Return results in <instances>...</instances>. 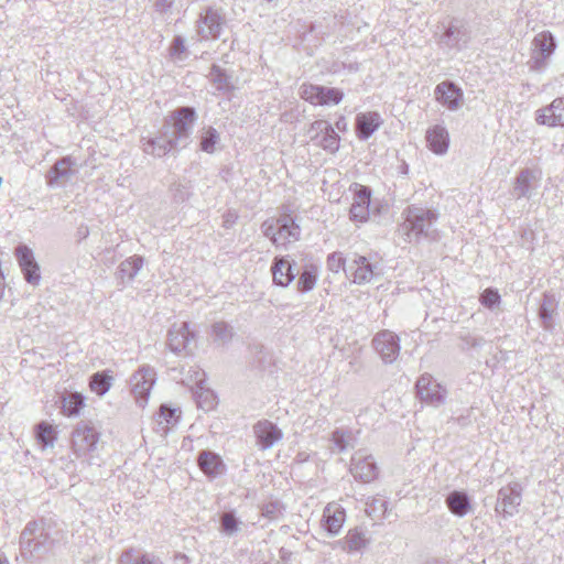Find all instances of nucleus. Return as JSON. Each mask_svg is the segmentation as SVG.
<instances>
[{
	"mask_svg": "<svg viewBox=\"0 0 564 564\" xmlns=\"http://www.w3.org/2000/svg\"><path fill=\"white\" fill-rule=\"evenodd\" d=\"M197 116L192 107H180L164 119L158 137L142 139L144 153L162 158L184 149L191 139Z\"/></svg>",
	"mask_w": 564,
	"mask_h": 564,
	"instance_id": "f257e3e1",
	"label": "nucleus"
},
{
	"mask_svg": "<svg viewBox=\"0 0 564 564\" xmlns=\"http://www.w3.org/2000/svg\"><path fill=\"white\" fill-rule=\"evenodd\" d=\"M63 536L61 530L45 521L29 522L20 536L22 554L29 560L37 558L52 550Z\"/></svg>",
	"mask_w": 564,
	"mask_h": 564,
	"instance_id": "f03ea898",
	"label": "nucleus"
},
{
	"mask_svg": "<svg viewBox=\"0 0 564 564\" xmlns=\"http://www.w3.org/2000/svg\"><path fill=\"white\" fill-rule=\"evenodd\" d=\"M404 215L405 219L401 228L409 241L421 237L434 238V224L437 219L434 210L413 205L405 209Z\"/></svg>",
	"mask_w": 564,
	"mask_h": 564,
	"instance_id": "7ed1b4c3",
	"label": "nucleus"
},
{
	"mask_svg": "<svg viewBox=\"0 0 564 564\" xmlns=\"http://www.w3.org/2000/svg\"><path fill=\"white\" fill-rule=\"evenodd\" d=\"M156 382V372L149 365L141 366L130 378L131 392L139 406L144 408Z\"/></svg>",
	"mask_w": 564,
	"mask_h": 564,
	"instance_id": "20e7f679",
	"label": "nucleus"
},
{
	"mask_svg": "<svg viewBox=\"0 0 564 564\" xmlns=\"http://www.w3.org/2000/svg\"><path fill=\"white\" fill-rule=\"evenodd\" d=\"M533 52L529 61L530 69L540 72L545 68L547 59L554 53L556 43L551 32L544 31L533 39Z\"/></svg>",
	"mask_w": 564,
	"mask_h": 564,
	"instance_id": "39448f33",
	"label": "nucleus"
},
{
	"mask_svg": "<svg viewBox=\"0 0 564 564\" xmlns=\"http://www.w3.org/2000/svg\"><path fill=\"white\" fill-rule=\"evenodd\" d=\"M521 501L522 486L518 481H513L499 489L495 510L503 518L513 517L518 513Z\"/></svg>",
	"mask_w": 564,
	"mask_h": 564,
	"instance_id": "423d86ee",
	"label": "nucleus"
},
{
	"mask_svg": "<svg viewBox=\"0 0 564 564\" xmlns=\"http://www.w3.org/2000/svg\"><path fill=\"white\" fill-rule=\"evenodd\" d=\"M99 440L97 430L87 422H79L72 434V448L77 457L96 449Z\"/></svg>",
	"mask_w": 564,
	"mask_h": 564,
	"instance_id": "0eeeda50",
	"label": "nucleus"
},
{
	"mask_svg": "<svg viewBox=\"0 0 564 564\" xmlns=\"http://www.w3.org/2000/svg\"><path fill=\"white\" fill-rule=\"evenodd\" d=\"M416 393L420 400L431 406L444 404L447 391L431 375L424 373L416 381Z\"/></svg>",
	"mask_w": 564,
	"mask_h": 564,
	"instance_id": "6e6552de",
	"label": "nucleus"
},
{
	"mask_svg": "<svg viewBox=\"0 0 564 564\" xmlns=\"http://www.w3.org/2000/svg\"><path fill=\"white\" fill-rule=\"evenodd\" d=\"M300 96L313 105H338L344 94L338 88H329L312 84H303L300 87Z\"/></svg>",
	"mask_w": 564,
	"mask_h": 564,
	"instance_id": "1a4fd4ad",
	"label": "nucleus"
},
{
	"mask_svg": "<svg viewBox=\"0 0 564 564\" xmlns=\"http://www.w3.org/2000/svg\"><path fill=\"white\" fill-rule=\"evenodd\" d=\"M197 33L202 40L218 39L226 25L225 15L217 9L208 8L197 20Z\"/></svg>",
	"mask_w": 564,
	"mask_h": 564,
	"instance_id": "9d476101",
	"label": "nucleus"
},
{
	"mask_svg": "<svg viewBox=\"0 0 564 564\" xmlns=\"http://www.w3.org/2000/svg\"><path fill=\"white\" fill-rule=\"evenodd\" d=\"M470 41V31L465 23L453 19L440 37V44L448 50L460 51L467 47Z\"/></svg>",
	"mask_w": 564,
	"mask_h": 564,
	"instance_id": "9b49d317",
	"label": "nucleus"
},
{
	"mask_svg": "<svg viewBox=\"0 0 564 564\" xmlns=\"http://www.w3.org/2000/svg\"><path fill=\"white\" fill-rule=\"evenodd\" d=\"M307 133L312 141L317 140V145L329 153H335L339 148V135L335 132L332 124L325 120L314 121Z\"/></svg>",
	"mask_w": 564,
	"mask_h": 564,
	"instance_id": "f8f14e48",
	"label": "nucleus"
},
{
	"mask_svg": "<svg viewBox=\"0 0 564 564\" xmlns=\"http://www.w3.org/2000/svg\"><path fill=\"white\" fill-rule=\"evenodd\" d=\"M372 346L384 364H392L400 354V339L398 335L388 329L379 332L373 337Z\"/></svg>",
	"mask_w": 564,
	"mask_h": 564,
	"instance_id": "ddd939ff",
	"label": "nucleus"
},
{
	"mask_svg": "<svg viewBox=\"0 0 564 564\" xmlns=\"http://www.w3.org/2000/svg\"><path fill=\"white\" fill-rule=\"evenodd\" d=\"M349 271L354 276V282L357 284L368 283L380 274L378 261H372L370 258L359 254H355L349 265Z\"/></svg>",
	"mask_w": 564,
	"mask_h": 564,
	"instance_id": "4468645a",
	"label": "nucleus"
},
{
	"mask_svg": "<svg viewBox=\"0 0 564 564\" xmlns=\"http://www.w3.org/2000/svg\"><path fill=\"white\" fill-rule=\"evenodd\" d=\"M15 257L26 282L37 285L41 280V274L33 251L28 246L20 245L15 249Z\"/></svg>",
	"mask_w": 564,
	"mask_h": 564,
	"instance_id": "2eb2a0df",
	"label": "nucleus"
},
{
	"mask_svg": "<svg viewBox=\"0 0 564 564\" xmlns=\"http://www.w3.org/2000/svg\"><path fill=\"white\" fill-rule=\"evenodd\" d=\"M371 191L369 187L355 184L354 200L350 207V219L357 223H365L369 217Z\"/></svg>",
	"mask_w": 564,
	"mask_h": 564,
	"instance_id": "dca6fc26",
	"label": "nucleus"
},
{
	"mask_svg": "<svg viewBox=\"0 0 564 564\" xmlns=\"http://www.w3.org/2000/svg\"><path fill=\"white\" fill-rule=\"evenodd\" d=\"M535 121L547 127H564V97L555 98L551 105L536 110Z\"/></svg>",
	"mask_w": 564,
	"mask_h": 564,
	"instance_id": "f3484780",
	"label": "nucleus"
},
{
	"mask_svg": "<svg viewBox=\"0 0 564 564\" xmlns=\"http://www.w3.org/2000/svg\"><path fill=\"white\" fill-rule=\"evenodd\" d=\"M350 473L355 479L370 482L377 478L378 469L372 456L357 453L351 458Z\"/></svg>",
	"mask_w": 564,
	"mask_h": 564,
	"instance_id": "a211bd4d",
	"label": "nucleus"
},
{
	"mask_svg": "<svg viewBox=\"0 0 564 564\" xmlns=\"http://www.w3.org/2000/svg\"><path fill=\"white\" fill-rule=\"evenodd\" d=\"M436 100L447 109L457 110L463 101V91L453 82L440 83L434 90Z\"/></svg>",
	"mask_w": 564,
	"mask_h": 564,
	"instance_id": "6ab92c4d",
	"label": "nucleus"
},
{
	"mask_svg": "<svg viewBox=\"0 0 564 564\" xmlns=\"http://www.w3.org/2000/svg\"><path fill=\"white\" fill-rule=\"evenodd\" d=\"M346 520L345 509L336 502H329L323 511L322 527L332 536L337 535Z\"/></svg>",
	"mask_w": 564,
	"mask_h": 564,
	"instance_id": "aec40b11",
	"label": "nucleus"
},
{
	"mask_svg": "<svg viewBox=\"0 0 564 564\" xmlns=\"http://www.w3.org/2000/svg\"><path fill=\"white\" fill-rule=\"evenodd\" d=\"M193 340H195V333L189 329V325L186 322L173 325L169 330L167 345L174 352L186 350Z\"/></svg>",
	"mask_w": 564,
	"mask_h": 564,
	"instance_id": "412c9836",
	"label": "nucleus"
},
{
	"mask_svg": "<svg viewBox=\"0 0 564 564\" xmlns=\"http://www.w3.org/2000/svg\"><path fill=\"white\" fill-rule=\"evenodd\" d=\"M278 226V243L279 246H286L289 243L295 242L300 239L301 228L295 223V219L288 214L280 215L276 218Z\"/></svg>",
	"mask_w": 564,
	"mask_h": 564,
	"instance_id": "4be33fe9",
	"label": "nucleus"
},
{
	"mask_svg": "<svg viewBox=\"0 0 564 564\" xmlns=\"http://www.w3.org/2000/svg\"><path fill=\"white\" fill-rule=\"evenodd\" d=\"M258 444L262 449H268L282 438V431L268 420L259 421L253 426Z\"/></svg>",
	"mask_w": 564,
	"mask_h": 564,
	"instance_id": "5701e85b",
	"label": "nucleus"
},
{
	"mask_svg": "<svg viewBox=\"0 0 564 564\" xmlns=\"http://www.w3.org/2000/svg\"><path fill=\"white\" fill-rule=\"evenodd\" d=\"M382 124V119L379 112L369 111L359 113L356 117V133L359 139H369Z\"/></svg>",
	"mask_w": 564,
	"mask_h": 564,
	"instance_id": "b1692460",
	"label": "nucleus"
},
{
	"mask_svg": "<svg viewBox=\"0 0 564 564\" xmlns=\"http://www.w3.org/2000/svg\"><path fill=\"white\" fill-rule=\"evenodd\" d=\"M558 302L553 294L544 293L542 302L538 310L541 326L546 332H553L555 328L554 317L557 315Z\"/></svg>",
	"mask_w": 564,
	"mask_h": 564,
	"instance_id": "393cba45",
	"label": "nucleus"
},
{
	"mask_svg": "<svg viewBox=\"0 0 564 564\" xmlns=\"http://www.w3.org/2000/svg\"><path fill=\"white\" fill-rule=\"evenodd\" d=\"M426 142L435 154H445L449 147V134L444 126L435 124L426 131Z\"/></svg>",
	"mask_w": 564,
	"mask_h": 564,
	"instance_id": "a878e982",
	"label": "nucleus"
},
{
	"mask_svg": "<svg viewBox=\"0 0 564 564\" xmlns=\"http://www.w3.org/2000/svg\"><path fill=\"white\" fill-rule=\"evenodd\" d=\"M73 165H75V162L70 156H65L56 161L46 174L47 184L54 186L68 181L74 174Z\"/></svg>",
	"mask_w": 564,
	"mask_h": 564,
	"instance_id": "bb28decb",
	"label": "nucleus"
},
{
	"mask_svg": "<svg viewBox=\"0 0 564 564\" xmlns=\"http://www.w3.org/2000/svg\"><path fill=\"white\" fill-rule=\"evenodd\" d=\"M271 272L273 282L280 286H288L297 275L291 262L283 257L274 258Z\"/></svg>",
	"mask_w": 564,
	"mask_h": 564,
	"instance_id": "cd10ccee",
	"label": "nucleus"
},
{
	"mask_svg": "<svg viewBox=\"0 0 564 564\" xmlns=\"http://www.w3.org/2000/svg\"><path fill=\"white\" fill-rule=\"evenodd\" d=\"M144 264L143 257L132 256L123 260L116 272L117 280L122 284L130 283L138 275Z\"/></svg>",
	"mask_w": 564,
	"mask_h": 564,
	"instance_id": "c85d7f7f",
	"label": "nucleus"
},
{
	"mask_svg": "<svg viewBox=\"0 0 564 564\" xmlns=\"http://www.w3.org/2000/svg\"><path fill=\"white\" fill-rule=\"evenodd\" d=\"M197 464L200 470L210 477L220 475L225 469L221 457L210 451L200 452L197 457Z\"/></svg>",
	"mask_w": 564,
	"mask_h": 564,
	"instance_id": "c756f323",
	"label": "nucleus"
},
{
	"mask_svg": "<svg viewBox=\"0 0 564 564\" xmlns=\"http://www.w3.org/2000/svg\"><path fill=\"white\" fill-rule=\"evenodd\" d=\"M448 510L456 517L463 518L471 510V501L465 491L454 490L445 500Z\"/></svg>",
	"mask_w": 564,
	"mask_h": 564,
	"instance_id": "7c9ffc66",
	"label": "nucleus"
},
{
	"mask_svg": "<svg viewBox=\"0 0 564 564\" xmlns=\"http://www.w3.org/2000/svg\"><path fill=\"white\" fill-rule=\"evenodd\" d=\"M119 564H163V562L154 554L130 547L121 553Z\"/></svg>",
	"mask_w": 564,
	"mask_h": 564,
	"instance_id": "2f4dec72",
	"label": "nucleus"
},
{
	"mask_svg": "<svg viewBox=\"0 0 564 564\" xmlns=\"http://www.w3.org/2000/svg\"><path fill=\"white\" fill-rule=\"evenodd\" d=\"M205 381V373L203 371H195V382L197 384V391L195 392L197 398L198 406L208 411L214 408L216 402L215 394L203 387Z\"/></svg>",
	"mask_w": 564,
	"mask_h": 564,
	"instance_id": "473e14b6",
	"label": "nucleus"
},
{
	"mask_svg": "<svg viewBox=\"0 0 564 564\" xmlns=\"http://www.w3.org/2000/svg\"><path fill=\"white\" fill-rule=\"evenodd\" d=\"M336 544L340 545L344 551L357 552L366 547L368 540L362 531L355 528L349 530L345 539L337 541Z\"/></svg>",
	"mask_w": 564,
	"mask_h": 564,
	"instance_id": "72a5a7b5",
	"label": "nucleus"
},
{
	"mask_svg": "<svg viewBox=\"0 0 564 564\" xmlns=\"http://www.w3.org/2000/svg\"><path fill=\"white\" fill-rule=\"evenodd\" d=\"M180 417L181 410L178 408H172L169 404H162L155 415V421L165 433L170 427L177 424Z\"/></svg>",
	"mask_w": 564,
	"mask_h": 564,
	"instance_id": "f704fd0d",
	"label": "nucleus"
},
{
	"mask_svg": "<svg viewBox=\"0 0 564 564\" xmlns=\"http://www.w3.org/2000/svg\"><path fill=\"white\" fill-rule=\"evenodd\" d=\"M535 178L533 171L524 169L519 172L513 185V195L517 198L529 197L531 183Z\"/></svg>",
	"mask_w": 564,
	"mask_h": 564,
	"instance_id": "c9c22d12",
	"label": "nucleus"
},
{
	"mask_svg": "<svg viewBox=\"0 0 564 564\" xmlns=\"http://www.w3.org/2000/svg\"><path fill=\"white\" fill-rule=\"evenodd\" d=\"M209 78L218 91L229 93L234 89V85L231 83V76L228 75L218 65H213L210 67Z\"/></svg>",
	"mask_w": 564,
	"mask_h": 564,
	"instance_id": "e433bc0d",
	"label": "nucleus"
},
{
	"mask_svg": "<svg viewBox=\"0 0 564 564\" xmlns=\"http://www.w3.org/2000/svg\"><path fill=\"white\" fill-rule=\"evenodd\" d=\"M210 335L215 343L225 346L231 341L235 333L231 325L227 322L219 321L212 325Z\"/></svg>",
	"mask_w": 564,
	"mask_h": 564,
	"instance_id": "4c0bfd02",
	"label": "nucleus"
},
{
	"mask_svg": "<svg viewBox=\"0 0 564 564\" xmlns=\"http://www.w3.org/2000/svg\"><path fill=\"white\" fill-rule=\"evenodd\" d=\"M318 275V268L315 264L305 265L297 281V289L301 292H308L314 289Z\"/></svg>",
	"mask_w": 564,
	"mask_h": 564,
	"instance_id": "58836bf2",
	"label": "nucleus"
},
{
	"mask_svg": "<svg viewBox=\"0 0 564 564\" xmlns=\"http://www.w3.org/2000/svg\"><path fill=\"white\" fill-rule=\"evenodd\" d=\"M84 406V398L82 394L74 392L63 398L62 410L65 415L74 416L79 414Z\"/></svg>",
	"mask_w": 564,
	"mask_h": 564,
	"instance_id": "ea45409f",
	"label": "nucleus"
},
{
	"mask_svg": "<svg viewBox=\"0 0 564 564\" xmlns=\"http://www.w3.org/2000/svg\"><path fill=\"white\" fill-rule=\"evenodd\" d=\"M36 441L43 447H52L56 440V433L54 427L47 422H41L35 427Z\"/></svg>",
	"mask_w": 564,
	"mask_h": 564,
	"instance_id": "a19ab883",
	"label": "nucleus"
},
{
	"mask_svg": "<svg viewBox=\"0 0 564 564\" xmlns=\"http://www.w3.org/2000/svg\"><path fill=\"white\" fill-rule=\"evenodd\" d=\"M240 524L234 511H227L220 516V531L228 536L235 535Z\"/></svg>",
	"mask_w": 564,
	"mask_h": 564,
	"instance_id": "79ce46f5",
	"label": "nucleus"
},
{
	"mask_svg": "<svg viewBox=\"0 0 564 564\" xmlns=\"http://www.w3.org/2000/svg\"><path fill=\"white\" fill-rule=\"evenodd\" d=\"M110 380L111 377L106 375L105 372H97L91 376L89 387L91 391H94L98 395H104L110 389Z\"/></svg>",
	"mask_w": 564,
	"mask_h": 564,
	"instance_id": "37998d69",
	"label": "nucleus"
},
{
	"mask_svg": "<svg viewBox=\"0 0 564 564\" xmlns=\"http://www.w3.org/2000/svg\"><path fill=\"white\" fill-rule=\"evenodd\" d=\"M219 141V133L215 128L209 127L202 135L200 149L204 152L213 153L215 145Z\"/></svg>",
	"mask_w": 564,
	"mask_h": 564,
	"instance_id": "c03bdc74",
	"label": "nucleus"
},
{
	"mask_svg": "<svg viewBox=\"0 0 564 564\" xmlns=\"http://www.w3.org/2000/svg\"><path fill=\"white\" fill-rule=\"evenodd\" d=\"M170 55L172 58L177 61H184L186 58V46L185 40L181 35H176L170 46Z\"/></svg>",
	"mask_w": 564,
	"mask_h": 564,
	"instance_id": "a18cd8bd",
	"label": "nucleus"
},
{
	"mask_svg": "<svg viewBox=\"0 0 564 564\" xmlns=\"http://www.w3.org/2000/svg\"><path fill=\"white\" fill-rule=\"evenodd\" d=\"M500 294L496 289L488 288L486 289L479 297V301L481 305L485 307L492 310L495 306H497L500 303Z\"/></svg>",
	"mask_w": 564,
	"mask_h": 564,
	"instance_id": "49530a36",
	"label": "nucleus"
},
{
	"mask_svg": "<svg viewBox=\"0 0 564 564\" xmlns=\"http://www.w3.org/2000/svg\"><path fill=\"white\" fill-rule=\"evenodd\" d=\"M283 512L282 503L279 501H269L264 503L261 508V513L263 517L273 520L278 519Z\"/></svg>",
	"mask_w": 564,
	"mask_h": 564,
	"instance_id": "de8ad7c7",
	"label": "nucleus"
},
{
	"mask_svg": "<svg viewBox=\"0 0 564 564\" xmlns=\"http://www.w3.org/2000/svg\"><path fill=\"white\" fill-rule=\"evenodd\" d=\"M349 438H350V434L346 433L343 430H335L333 432L332 440H333L334 445L338 448L339 452H344L347 449V447L349 446Z\"/></svg>",
	"mask_w": 564,
	"mask_h": 564,
	"instance_id": "09e8293b",
	"label": "nucleus"
},
{
	"mask_svg": "<svg viewBox=\"0 0 564 564\" xmlns=\"http://www.w3.org/2000/svg\"><path fill=\"white\" fill-rule=\"evenodd\" d=\"M327 268L329 271L338 273L345 270V259L340 252H333L327 257Z\"/></svg>",
	"mask_w": 564,
	"mask_h": 564,
	"instance_id": "8fccbe9b",
	"label": "nucleus"
},
{
	"mask_svg": "<svg viewBox=\"0 0 564 564\" xmlns=\"http://www.w3.org/2000/svg\"><path fill=\"white\" fill-rule=\"evenodd\" d=\"M261 229L263 235L269 238L273 245L279 246L278 243V226L275 220H267L262 224Z\"/></svg>",
	"mask_w": 564,
	"mask_h": 564,
	"instance_id": "3c124183",
	"label": "nucleus"
},
{
	"mask_svg": "<svg viewBox=\"0 0 564 564\" xmlns=\"http://www.w3.org/2000/svg\"><path fill=\"white\" fill-rule=\"evenodd\" d=\"M172 0H156L154 6L156 11L166 12L172 7Z\"/></svg>",
	"mask_w": 564,
	"mask_h": 564,
	"instance_id": "603ef678",
	"label": "nucleus"
},
{
	"mask_svg": "<svg viewBox=\"0 0 564 564\" xmlns=\"http://www.w3.org/2000/svg\"><path fill=\"white\" fill-rule=\"evenodd\" d=\"M400 173L408 174L409 172V165L403 161L402 164L399 167Z\"/></svg>",
	"mask_w": 564,
	"mask_h": 564,
	"instance_id": "864d4df0",
	"label": "nucleus"
},
{
	"mask_svg": "<svg viewBox=\"0 0 564 564\" xmlns=\"http://www.w3.org/2000/svg\"><path fill=\"white\" fill-rule=\"evenodd\" d=\"M4 291V276L0 275V299L3 296Z\"/></svg>",
	"mask_w": 564,
	"mask_h": 564,
	"instance_id": "5fc2aeb1",
	"label": "nucleus"
},
{
	"mask_svg": "<svg viewBox=\"0 0 564 564\" xmlns=\"http://www.w3.org/2000/svg\"><path fill=\"white\" fill-rule=\"evenodd\" d=\"M425 564H449V563L445 562V561L430 560Z\"/></svg>",
	"mask_w": 564,
	"mask_h": 564,
	"instance_id": "6e6d98bb",
	"label": "nucleus"
},
{
	"mask_svg": "<svg viewBox=\"0 0 564 564\" xmlns=\"http://www.w3.org/2000/svg\"><path fill=\"white\" fill-rule=\"evenodd\" d=\"M0 564H10L7 557L2 554H0Z\"/></svg>",
	"mask_w": 564,
	"mask_h": 564,
	"instance_id": "4d7b16f0",
	"label": "nucleus"
},
{
	"mask_svg": "<svg viewBox=\"0 0 564 564\" xmlns=\"http://www.w3.org/2000/svg\"><path fill=\"white\" fill-rule=\"evenodd\" d=\"M477 564H486V562H485V561H481V562H479V563H477Z\"/></svg>",
	"mask_w": 564,
	"mask_h": 564,
	"instance_id": "13d9d810",
	"label": "nucleus"
}]
</instances>
